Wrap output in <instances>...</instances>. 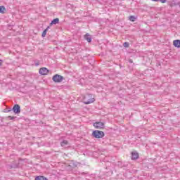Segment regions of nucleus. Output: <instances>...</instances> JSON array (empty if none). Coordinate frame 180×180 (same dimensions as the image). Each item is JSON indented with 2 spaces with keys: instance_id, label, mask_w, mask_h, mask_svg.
I'll return each instance as SVG.
<instances>
[{
  "instance_id": "obj_1",
  "label": "nucleus",
  "mask_w": 180,
  "mask_h": 180,
  "mask_svg": "<svg viewBox=\"0 0 180 180\" xmlns=\"http://www.w3.org/2000/svg\"><path fill=\"white\" fill-rule=\"evenodd\" d=\"M94 102H95V98H93L92 94H88L84 96L83 98V103H84V105H89L94 103Z\"/></svg>"
},
{
  "instance_id": "obj_2",
  "label": "nucleus",
  "mask_w": 180,
  "mask_h": 180,
  "mask_svg": "<svg viewBox=\"0 0 180 180\" xmlns=\"http://www.w3.org/2000/svg\"><path fill=\"white\" fill-rule=\"evenodd\" d=\"M92 136L95 137V139H102L105 137V132L99 130H95L92 133Z\"/></svg>"
},
{
  "instance_id": "obj_3",
  "label": "nucleus",
  "mask_w": 180,
  "mask_h": 180,
  "mask_svg": "<svg viewBox=\"0 0 180 180\" xmlns=\"http://www.w3.org/2000/svg\"><path fill=\"white\" fill-rule=\"evenodd\" d=\"M52 79L53 82H63V80L64 79V77L60 75H55L53 76Z\"/></svg>"
},
{
  "instance_id": "obj_4",
  "label": "nucleus",
  "mask_w": 180,
  "mask_h": 180,
  "mask_svg": "<svg viewBox=\"0 0 180 180\" xmlns=\"http://www.w3.org/2000/svg\"><path fill=\"white\" fill-rule=\"evenodd\" d=\"M93 126L95 127V129H101L105 127V123L102 122H96L94 123Z\"/></svg>"
},
{
  "instance_id": "obj_5",
  "label": "nucleus",
  "mask_w": 180,
  "mask_h": 180,
  "mask_svg": "<svg viewBox=\"0 0 180 180\" xmlns=\"http://www.w3.org/2000/svg\"><path fill=\"white\" fill-rule=\"evenodd\" d=\"M39 72L41 75H47L50 72V70L46 68H41L39 69Z\"/></svg>"
},
{
  "instance_id": "obj_6",
  "label": "nucleus",
  "mask_w": 180,
  "mask_h": 180,
  "mask_svg": "<svg viewBox=\"0 0 180 180\" xmlns=\"http://www.w3.org/2000/svg\"><path fill=\"white\" fill-rule=\"evenodd\" d=\"M13 111L16 115H18V113H20V105H19L18 104L14 105V106L13 107Z\"/></svg>"
},
{
  "instance_id": "obj_7",
  "label": "nucleus",
  "mask_w": 180,
  "mask_h": 180,
  "mask_svg": "<svg viewBox=\"0 0 180 180\" xmlns=\"http://www.w3.org/2000/svg\"><path fill=\"white\" fill-rule=\"evenodd\" d=\"M79 165V163L74 161V160H71L70 162H69V167H70V168L72 169H74V168H77L78 167V165Z\"/></svg>"
},
{
  "instance_id": "obj_8",
  "label": "nucleus",
  "mask_w": 180,
  "mask_h": 180,
  "mask_svg": "<svg viewBox=\"0 0 180 180\" xmlns=\"http://www.w3.org/2000/svg\"><path fill=\"white\" fill-rule=\"evenodd\" d=\"M84 39L86 40L88 43H91V41H92V37L88 33L84 35Z\"/></svg>"
},
{
  "instance_id": "obj_9",
  "label": "nucleus",
  "mask_w": 180,
  "mask_h": 180,
  "mask_svg": "<svg viewBox=\"0 0 180 180\" xmlns=\"http://www.w3.org/2000/svg\"><path fill=\"white\" fill-rule=\"evenodd\" d=\"M173 46L174 47H177V49H180V40L179 39H176L173 41Z\"/></svg>"
},
{
  "instance_id": "obj_10",
  "label": "nucleus",
  "mask_w": 180,
  "mask_h": 180,
  "mask_svg": "<svg viewBox=\"0 0 180 180\" xmlns=\"http://www.w3.org/2000/svg\"><path fill=\"white\" fill-rule=\"evenodd\" d=\"M139 158V153L132 152L131 153V160H138Z\"/></svg>"
},
{
  "instance_id": "obj_11",
  "label": "nucleus",
  "mask_w": 180,
  "mask_h": 180,
  "mask_svg": "<svg viewBox=\"0 0 180 180\" xmlns=\"http://www.w3.org/2000/svg\"><path fill=\"white\" fill-rule=\"evenodd\" d=\"M59 22H60V19H58V18H55V19H53V20L51 22L50 25L51 26V25H57V24H58Z\"/></svg>"
},
{
  "instance_id": "obj_12",
  "label": "nucleus",
  "mask_w": 180,
  "mask_h": 180,
  "mask_svg": "<svg viewBox=\"0 0 180 180\" xmlns=\"http://www.w3.org/2000/svg\"><path fill=\"white\" fill-rule=\"evenodd\" d=\"M180 6V1L176 3V0H172V6Z\"/></svg>"
},
{
  "instance_id": "obj_13",
  "label": "nucleus",
  "mask_w": 180,
  "mask_h": 180,
  "mask_svg": "<svg viewBox=\"0 0 180 180\" xmlns=\"http://www.w3.org/2000/svg\"><path fill=\"white\" fill-rule=\"evenodd\" d=\"M6 12V8L4 6H0V13H5Z\"/></svg>"
},
{
  "instance_id": "obj_14",
  "label": "nucleus",
  "mask_w": 180,
  "mask_h": 180,
  "mask_svg": "<svg viewBox=\"0 0 180 180\" xmlns=\"http://www.w3.org/2000/svg\"><path fill=\"white\" fill-rule=\"evenodd\" d=\"M137 18H136V16L134 15H130L129 17V20H130V22H136Z\"/></svg>"
},
{
  "instance_id": "obj_15",
  "label": "nucleus",
  "mask_w": 180,
  "mask_h": 180,
  "mask_svg": "<svg viewBox=\"0 0 180 180\" xmlns=\"http://www.w3.org/2000/svg\"><path fill=\"white\" fill-rule=\"evenodd\" d=\"M35 180H48V179L44 176H38L35 178Z\"/></svg>"
},
{
  "instance_id": "obj_16",
  "label": "nucleus",
  "mask_w": 180,
  "mask_h": 180,
  "mask_svg": "<svg viewBox=\"0 0 180 180\" xmlns=\"http://www.w3.org/2000/svg\"><path fill=\"white\" fill-rule=\"evenodd\" d=\"M50 29V27H47L42 32V37H46V34H47V31Z\"/></svg>"
},
{
  "instance_id": "obj_17",
  "label": "nucleus",
  "mask_w": 180,
  "mask_h": 180,
  "mask_svg": "<svg viewBox=\"0 0 180 180\" xmlns=\"http://www.w3.org/2000/svg\"><path fill=\"white\" fill-rule=\"evenodd\" d=\"M68 144V141L67 140H63L61 143H60V146L62 147H65V146H67Z\"/></svg>"
},
{
  "instance_id": "obj_18",
  "label": "nucleus",
  "mask_w": 180,
  "mask_h": 180,
  "mask_svg": "<svg viewBox=\"0 0 180 180\" xmlns=\"http://www.w3.org/2000/svg\"><path fill=\"white\" fill-rule=\"evenodd\" d=\"M18 163L12 164L10 165V168H11V169L12 168H18Z\"/></svg>"
},
{
  "instance_id": "obj_19",
  "label": "nucleus",
  "mask_w": 180,
  "mask_h": 180,
  "mask_svg": "<svg viewBox=\"0 0 180 180\" xmlns=\"http://www.w3.org/2000/svg\"><path fill=\"white\" fill-rule=\"evenodd\" d=\"M123 46H124V47H125V48L129 47V42H124V43L123 44Z\"/></svg>"
},
{
  "instance_id": "obj_20",
  "label": "nucleus",
  "mask_w": 180,
  "mask_h": 180,
  "mask_svg": "<svg viewBox=\"0 0 180 180\" xmlns=\"http://www.w3.org/2000/svg\"><path fill=\"white\" fill-rule=\"evenodd\" d=\"M7 117L9 119V120H13L14 119H16V117H12V116H8Z\"/></svg>"
},
{
  "instance_id": "obj_21",
  "label": "nucleus",
  "mask_w": 180,
  "mask_h": 180,
  "mask_svg": "<svg viewBox=\"0 0 180 180\" xmlns=\"http://www.w3.org/2000/svg\"><path fill=\"white\" fill-rule=\"evenodd\" d=\"M158 2H160L161 4H165V2H167V0H158Z\"/></svg>"
},
{
  "instance_id": "obj_22",
  "label": "nucleus",
  "mask_w": 180,
  "mask_h": 180,
  "mask_svg": "<svg viewBox=\"0 0 180 180\" xmlns=\"http://www.w3.org/2000/svg\"><path fill=\"white\" fill-rule=\"evenodd\" d=\"M2 65V60H0V67Z\"/></svg>"
},
{
  "instance_id": "obj_23",
  "label": "nucleus",
  "mask_w": 180,
  "mask_h": 180,
  "mask_svg": "<svg viewBox=\"0 0 180 180\" xmlns=\"http://www.w3.org/2000/svg\"><path fill=\"white\" fill-rule=\"evenodd\" d=\"M153 2H158V0H151Z\"/></svg>"
}]
</instances>
